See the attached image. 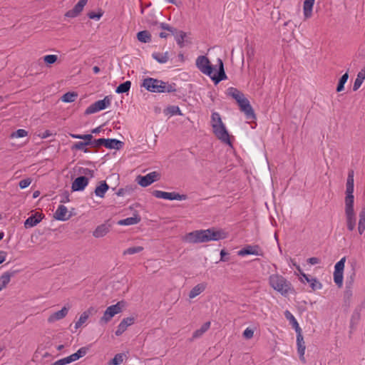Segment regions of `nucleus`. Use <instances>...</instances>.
I'll list each match as a JSON object with an SVG mask.
<instances>
[{"label":"nucleus","instance_id":"13","mask_svg":"<svg viewBox=\"0 0 365 365\" xmlns=\"http://www.w3.org/2000/svg\"><path fill=\"white\" fill-rule=\"evenodd\" d=\"M238 105L240 106L241 111H242L245 113L247 119H255L256 117L254 113V110L252 109L249 101L246 98H244L242 100H241L238 103Z\"/></svg>","mask_w":365,"mask_h":365},{"label":"nucleus","instance_id":"28","mask_svg":"<svg viewBox=\"0 0 365 365\" xmlns=\"http://www.w3.org/2000/svg\"><path fill=\"white\" fill-rule=\"evenodd\" d=\"M104 147L109 149H120L123 145V142L116 139H105Z\"/></svg>","mask_w":365,"mask_h":365},{"label":"nucleus","instance_id":"64","mask_svg":"<svg viewBox=\"0 0 365 365\" xmlns=\"http://www.w3.org/2000/svg\"><path fill=\"white\" fill-rule=\"evenodd\" d=\"M296 269H297L298 272L299 273L300 276H302V270L299 265H296Z\"/></svg>","mask_w":365,"mask_h":365},{"label":"nucleus","instance_id":"61","mask_svg":"<svg viewBox=\"0 0 365 365\" xmlns=\"http://www.w3.org/2000/svg\"><path fill=\"white\" fill-rule=\"evenodd\" d=\"M227 255V252L222 250H221L220 252V255H221V258H220V260L221 261H225L226 259L224 258V257Z\"/></svg>","mask_w":365,"mask_h":365},{"label":"nucleus","instance_id":"40","mask_svg":"<svg viewBox=\"0 0 365 365\" xmlns=\"http://www.w3.org/2000/svg\"><path fill=\"white\" fill-rule=\"evenodd\" d=\"M349 78L348 73H345L339 79L338 86L336 87V91L341 92L344 89V84L346 83Z\"/></svg>","mask_w":365,"mask_h":365},{"label":"nucleus","instance_id":"62","mask_svg":"<svg viewBox=\"0 0 365 365\" xmlns=\"http://www.w3.org/2000/svg\"><path fill=\"white\" fill-rule=\"evenodd\" d=\"M101 127L100 126V127H98V128H96L93 129L91 130V133H98L99 132H101Z\"/></svg>","mask_w":365,"mask_h":365},{"label":"nucleus","instance_id":"14","mask_svg":"<svg viewBox=\"0 0 365 365\" xmlns=\"http://www.w3.org/2000/svg\"><path fill=\"white\" fill-rule=\"evenodd\" d=\"M237 255L242 257L249 255L255 256H262L263 252L262 250L258 245H247L244 248L239 250Z\"/></svg>","mask_w":365,"mask_h":365},{"label":"nucleus","instance_id":"12","mask_svg":"<svg viewBox=\"0 0 365 365\" xmlns=\"http://www.w3.org/2000/svg\"><path fill=\"white\" fill-rule=\"evenodd\" d=\"M153 195L156 198L165 199V200H184L186 199V195H180L175 192H164V191H161V190H154L153 192Z\"/></svg>","mask_w":365,"mask_h":365},{"label":"nucleus","instance_id":"11","mask_svg":"<svg viewBox=\"0 0 365 365\" xmlns=\"http://www.w3.org/2000/svg\"><path fill=\"white\" fill-rule=\"evenodd\" d=\"M160 179V174L156 171L148 173L145 175H138L137 182L142 187H147Z\"/></svg>","mask_w":365,"mask_h":365},{"label":"nucleus","instance_id":"5","mask_svg":"<svg viewBox=\"0 0 365 365\" xmlns=\"http://www.w3.org/2000/svg\"><path fill=\"white\" fill-rule=\"evenodd\" d=\"M141 86L153 93H171L176 90L175 84H170L153 78H145Z\"/></svg>","mask_w":365,"mask_h":365},{"label":"nucleus","instance_id":"8","mask_svg":"<svg viewBox=\"0 0 365 365\" xmlns=\"http://www.w3.org/2000/svg\"><path fill=\"white\" fill-rule=\"evenodd\" d=\"M87 353V348L86 347H81L79 349L77 352L67 356L63 359H61L59 360H57L54 363H53L51 365H66L71 362L76 361L80 358L85 356Z\"/></svg>","mask_w":365,"mask_h":365},{"label":"nucleus","instance_id":"21","mask_svg":"<svg viewBox=\"0 0 365 365\" xmlns=\"http://www.w3.org/2000/svg\"><path fill=\"white\" fill-rule=\"evenodd\" d=\"M297 351L299 355L300 360L303 362L305 361L304 359V353H305V344L304 341L303 336L302 335L301 331L299 332H297Z\"/></svg>","mask_w":365,"mask_h":365},{"label":"nucleus","instance_id":"2","mask_svg":"<svg viewBox=\"0 0 365 365\" xmlns=\"http://www.w3.org/2000/svg\"><path fill=\"white\" fill-rule=\"evenodd\" d=\"M227 237V234L222 230L214 229L195 230L187 233L183 240L188 243H202L210 241H218Z\"/></svg>","mask_w":365,"mask_h":365},{"label":"nucleus","instance_id":"39","mask_svg":"<svg viewBox=\"0 0 365 365\" xmlns=\"http://www.w3.org/2000/svg\"><path fill=\"white\" fill-rule=\"evenodd\" d=\"M131 83L129 81H127L121 84H120L116 90L115 92L117 93H123L128 92L130 88Z\"/></svg>","mask_w":365,"mask_h":365},{"label":"nucleus","instance_id":"48","mask_svg":"<svg viewBox=\"0 0 365 365\" xmlns=\"http://www.w3.org/2000/svg\"><path fill=\"white\" fill-rule=\"evenodd\" d=\"M28 135V132L24 129H19L16 132H14L11 135V138H24Z\"/></svg>","mask_w":365,"mask_h":365},{"label":"nucleus","instance_id":"3","mask_svg":"<svg viewBox=\"0 0 365 365\" xmlns=\"http://www.w3.org/2000/svg\"><path fill=\"white\" fill-rule=\"evenodd\" d=\"M268 281L269 286L282 296H287L294 292L291 282L278 273L271 274Z\"/></svg>","mask_w":365,"mask_h":365},{"label":"nucleus","instance_id":"20","mask_svg":"<svg viewBox=\"0 0 365 365\" xmlns=\"http://www.w3.org/2000/svg\"><path fill=\"white\" fill-rule=\"evenodd\" d=\"M54 217L58 220L66 221L71 217V215L68 214L67 207L63 205H61L56 210Z\"/></svg>","mask_w":365,"mask_h":365},{"label":"nucleus","instance_id":"63","mask_svg":"<svg viewBox=\"0 0 365 365\" xmlns=\"http://www.w3.org/2000/svg\"><path fill=\"white\" fill-rule=\"evenodd\" d=\"M93 71L95 73H98L100 72V68L98 66H94Z\"/></svg>","mask_w":365,"mask_h":365},{"label":"nucleus","instance_id":"44","mask_svg":"<svg viewBox=\"0 0 365 365\" xmlns=\"http://www.w3.org/2000/svg\"><path fill=\"white\" fill-rule=\"evenodd\" d=\"M77 95L74 93H66L62 96V101L66 103H71L76 100Z\"/></svg>","mask_w":365,"mask_h":365},{"label":"nucleus","instance_id":"34","mask_svg":"<svg viewBox=\"0 0 365 365\" xmlns=\"http://www.w3.org/2000/svg\"><path fill=\"white\" fill-rule=\"evenodd\" d=\"M13 273L6 272L0 277V291L5 288L11 280Z\"/></svg>","mask_w":365,"mask_h":365},{"label":"nucleus","instance_id":"45","mask_svg":"<svg viewBox=\"0 0 365 365\" xmlns=\"http://www.w3.org/2000/svg\"><path fill=\"white\" fill-rule=\"evenodd\" d=\"M70 135L75 139H81L85 141H92L93 135L91 134L79 135V134H70Z\"/></svg>","mask_w":365,"mask_h":365},{"label":"nucleus","instance_id":"36","mask_svg":"<svg viewBox=\"0 0 365 365\" xmlns=\"http://www.w3.org/2000/svg\"><path fill=\"white\" fill-rule=\"evenodd\" d=\"M152 56H153V58L154 59H155L158 62H159L160 63H165L169 59V56H168V52H165V53H153L152 54Z\"/></svg>","mask_w":365,"mask_h":365},{"label":"nucleus","instance_id":"54","mask_svg":"<svg viewBox=\"0 0 365 365\" xmlns=\"http://www.w3.org/2000/svg\"><path fill=\"white\" fill-rule=\"evenodd\" d=\"M299 279L302 283H305V282L309 283L311 278H309V277L307 274H306L305 273L302 272V276L300 277Z\"/></svg>","mask_w":365,"mask_h":365},{"label":"nucleus","instance_id":"1","mask_svg":"<svg viewBox=\"0 0 365 365\" xmlns=\"http://www.w3.org/2000/svg\"><path fill=\"white\" fill-rule=\"evenodd\" d=\"M217 63L219 66V71L218 73L216 74L210 60L205 56H199L195 61L196 67L200 70V71L209 76L215 84H217L221 81L227 78V76L224 70L223 62L220 58L217 59Z\"/></svg>","mask_w":365,"mask_h":365},{"label":"nucleus","instance_id":"51","mask_svg":"<svg viewBox=\"0 0 365 365\" xmlns=\"http://www.w3.org/2000/svg\"><path fill=\"white\" fill-rule=\"evenodd\" d=\"M253 336H254V330L249 327L247 328L243 332V336L247 339H252L253 337Z\"/></svg>","mask_w":365,"mask_h":365},{"label":"nucleus","instance_id":"32","mask_svg":"<svg viewBox=\"0 0 365 365\" xmlns=\"http://www.w3.org/2000/svg\"><path fill=\"white\" fill-rule=\"evenodd\" d=\"M284 316L286 319L289 320L290 323L292 324L293 327L295 329L296 332H299V331H301V329L294 315L289 311L287 310L284 312Z\"/></svg>","mask_w":365,"mask_h":365},{"label":"nucleus","instance_id":"57","mask_svg":"<svg viewBox=\"0 0 365 365\" xmlns=\"http://www.w3.org/2000/svg\"><path fill=\"white\" fill-rule=\"evenodd\" d=\"M307 261L311 264H317L320 262V259L317 257H310Z\"/></svg>","mask_w":365,"mask_h":365},{"label":"nucleus","instance_id":"47","mask_svg":"<svg viewBox=\"0 0 365 365\" xmlns=\"http://www.w3.org/2000/svg\"><path fill=\"white\" fill-rule=\"evenodd\" d=\"M58 59V56L56 55H46L43 56V61L46 64H53Z\"/></svg>","mask_w":365,"mask_h":365},{"label":"nucleus","instance_id":"38","mask_svg":"<svg viewBox=\"0 0 365 365\" xmlns=\"http://www.w3.org/2000/svg\"><path fill=\"white\" fill-rule=\"evenodd\" d=\"M143 250H144V248L142 246L131 247H129V248L125 250L123 252V255H135V254L142 252Z\"/></svg>","mask_w":365,"mask_h":365},{"label":"nucleus","instance_id":"43","mask_svg":"<svg viewBox=\"0 0 365 365\" xmlns=\"http://www.w3.org/2000/svg\"><path fill=\"white\" fill-rule=\"evenodd\" d=\"M166 113L168 114H170V115H182V113H181L180 108L176 106H169L166 109Z\"/></svg>","mask_w":365,"mask_h":365},{"label":"nucleus","instance_id":"29","mask_svg":"<svg viewBox=\"0 0 365 365\" xmlns=\"http://www.w3.org/2000/svg\"><path fill=\"white\" fill-rule=\"evenodd\" d=\"M140 221V217L138 215H134L133 217H127L123 220H120L118 221V224L119 225H136Z\"/></svg>","mask_w":365,"mask_h":365},{"label":"nucleus","instance_id":"17","mask_svg":"<svg viewBox=\"0 0 365 365\" xmlns=\"http://www.w3.org/2000/svg\"><path fill=\"white\" fill-rule=\"evenodd\" d=\"M110 230V225L108 223H103L98 225L93 232V236L95 238H101L105 237Z\"/></svg>","mask_w":365,"mask_h":365},{"label":"nucleus","instance_id":"6","mask_svg":"<svg viewBox=\"0 0 365 365\" xmlns=\"http://www.w3.org/2000/svg\"><path fill=\"white\" fill-rule=\"evenodd\" d=\"M354 195L346 194L345 197L346 222L349 230L352 231L356 226V216L354 210Z\"/></svg>","mask_w":365,"mask_h":365},{"label":"nucleus","instance_id":"4","mask_svg":"<svg viewBox=\"0 0 365 365\" xmlns=\"http://www.w3.org/2000/svg\"><path fill=\"white\" fill-rule=\"evenodd\" d=\"M211 125L215 135L222 143L231 145L230 134L220 114L217 112L212 113Z\"/></svg>","mask_w":365,"mask_h":365},{"label":"nucleus","instance_id":"55","mask_svg":"<svg viewBox=\"0 0 365 365\" xmlns=\"http://www.w3.org/2000/svg\"><path fill=\"white\" fill-rule=\"evenodd\" d=\"M102 16V14H96L94 12H91L88 14V17L91 19L99 20Z\"/></svg>","mask_w":365,"mask_h":365},{"label":"nucleus","instance_id":"18","mask_svg":"<svg viewBox=\"0 0 365 365\" xmlns=\"http://www.w3.org/2000/svg\"><path fill=\"white\" fill-rule=\"evenodd\" d=\"M88 0H80L73 9L66 12V16L69 18H74L78 16L83 11L84 6L87 4Z\"/></svg>","mask_w":365,"mask_h":365},{"label":"nucleus","instance_id":"16","mask_svg":"<svg viewBox=\"0 0 365 365\" xmlns=\"http://www.w3.org/2000/svg\"><path fill=\"white\" fill-rule=\"evenodd\" d=\"M88 184V178L85 176L78 177L74 180L72 183V190L73 191H81L85 189V187Z\"/></svg>","mask_w":365,"mask_h":365},{"label":"nucleus","instance_id":"15","mask_svg":"<svg viewBox=\"0 0 365 365\" xmlns=\"http://www.w3.org/2000/svg\"><path fill=\"white\" fill-rule=\"evenodd\" d=\"M68 311H69L68 307H63L61 310L51 314L47 319L48 323L53 324L56 322L65 318L67 316Z\"/></svg>","mask_w":365,"mask_h":365},{"label":"nucleus","instance_id":"58","mask_svg":"<svg viewBox=\"0 0 365 365\" xmlns=\"http://www.w3.org/2000/svg\"><path fill=\"white\" fill-rule=\"evenodd\" d=\"M354 275H355V273L353 272L351 274V275L350 276V277L347 278V280H346V287H348V284H349L350 287L352 285V284L354 282Z\"/></svg>","mask_w":365,"mask_h":365},{"label":"nucleus","instance_id":"22","mask_svg":"<svg viewBox=\"0 0 365 365\" xmlns=\"http://www.w3.org/2000/svg\"><path fill=\"white\" fill-rule=\"evenodd\" d=\"M42 219L43 217L41 214L36 212L34 215H32L26 220V221L24 222V227L26 228L33 227L36 226L37 224H38Z\"/></svg>","mask_w":365,"mask_h":365},{"label":"nucleus","instance_id":"60","mask_svg":"<svg viewBox=\"0 0 365 365\" xmlns=\"http://www.w3.org/2000/svg\"><path fill=\"white\" fill-rule=\"evenodd\" d=\"M160 27L163 29L168 30V31H170V29H171V28L170 27V26L168 24H164V23H162L160 24Z\"/></svg>","mask_w":365,"mask_h":365},{"label":"nucleus","instance_id":"25","mask_svg":"<svg viewBox=\"0 0 365 365\" xmlns=\"http://www.w3.org/2000/svg\"><path fill=\"white\" fill-rule=\"evenodd\" d=\"M315 0H305L303 5V13L305 19H309L312 15V9Z\"/></svg>","mask_w":365,"mask_h":365},{"label":"nucleus","instance_id":"7","mask_svg":"<svg viewBox=\"0 0 365 365\" xmlns=\"http://www.w3.org/2000/svg\"><path fill=\"white\" fill-rule=\"evenodd\" d=\"M124 307L125 303L123 301L118 302L114 305L109 306L104 312L103 317L100 319V324H106L109 322L113 317L122 312Z\"/></svg>","mask_w":365,"mask_h":365},{"label":"nucleus","instance_id":"46","mask_svg":"<svg viewBox=\"0 0 365 365\" xmlns=\"http://www.w3.org/2000/svg\"><path fill=\"white\" fill-rule=\"evenodd\" d=\"M309 283L313 290L321 289L322 288V284L316 278H311Z\"/></svg>","mask_w":365,"mask_h":365},{"label":"nucleus","instance_id":"59","mask_svg":"<svg viewBox=\"0 0 365 365\" xmlns=\"http://www.w3.org/2000/svg\"><path fill=\"white\" fill-rule=\"evenodd\" d=\"M6 257V252L4 251H0V264L5 261Z\"/></svg>","mask_w":365,"mask_h":365},{"label":"nucleus","instance_id":"33","mask_svg":"<svg viewBox=\"0 0 365 365\" xmlns=\"http://www.w3.org/2000/svg\"><path fill=\"white\" fill-rule=\"evenodd\" d=\"M354 192V171L351 170L349 172L347 182H346V194H353Z\"/></svg>","mask_w":365,"mask_h":365},{"label":"nucleus","instance_id":"30","mask_svg":"<svg viewBox=\"0 0 365 365\" xmlns=\"http://www.w3.org/2000/svg\"><path fill=\"white\" fill-rule=\"evenodd\" d=\"M210 322H207L205 323L204 324H202L200 329L195 330L193 332L192 339L194 340V339H196L202 336V334L210 329Z\"/></svg>","mask_w":365,"mask_h":365},{"label":"nucleus","instance_id":"19","mask_svg":"<svg viewBox=\"0 0 365 365\" xmlns=\"http://www.w3.org/2000/svg\"><path fill=\"white\" fill-rule=\"evenodd\" d=\"M135 322V319L133 317H127L124 318L120 323L118 324L117 329L115 332L116 336H120L127 328L132 325Z\"/></svg>","mask_w":365,"mask_h":365},{"label":"nucleus","instance_id":"23","mask_svg":"<svg viewBox=\"0 0 365 365\" xmlns=\"http://www.w3.org/2000/svg\"><path fill=\"white\" fill-rule=\"evenodd\" d=\"M109 186L106 181H100L95 188L94 193L97 197L103 198L106 192L108 190Z\"/></svg>","mask_w":365,"mask_h":365},{"label":"nucleus","instance_id":"41","mask_svg":"<svg viewBox=\"0 0 365 365\" xmlns=\"http://www.w3.org/2000/svg\"><path fill=\"white\" fill-rule=\"evenodd\" d=\"M124 357L123 354H117L108 365H120L123 363Z\"/></svg>","mask_w":365,"mask_h":365},{"label":"nucleus","instance_id":"9","mask_svg":"<svg viewBox=\"0 0 365 365\" xmlns=\"http://www.w3.org/2000/svg\"><path fill=\"white\" fill-rule=\"evenodd\" d=\"M346 262V257H342L334 266V282L339 287H341L343 284V274Z\"/></svg>","mask_w":365,"mask_h":365},{"label":"nucleus","instance_id":"56","mask_svg":"<svg viewBox=\"0 0 365 365\" xmlns=\"http://www.w3.org/2000/svg\"><path fill=\"white\" fill-rule=\"evenodd\" d=\"M82 173L85 175H89L91 178H92L93 176L94 172L93 170H90L88 168H83Z\"/></svg>","mask_w":365,"mask_h":365},{"label":"nucleus","instance_id":"31","mask_svg":"<svg viewBox=\"0 0 365 365\" xmlns=\"http://www.w3.org/2000/svg\"><path fill=\"white\" fill-rule=\"evenodd\" d=\"M227 94L235 98L237 103L245 98V96L242 93H241L237 88L232 87L227 89Z\"/></svg>","mask_w":365,"mask_h":365},{"label":"nucleus","instance_id":"10","mask_svg":"<svg viewBox=\"0 0 365 365\" xmlns=\"http://www.w3.org/2000/svg\"><path fill=\"white\" fill-rule=\"evenodd\" d=\"M110 105V99L106 96L103 100L98 101L88 106L86 110V114H92L108 108Z\"/></svg>","mask_w":365,"mask_h":365},{"label":"nucleus","instance_id":"53","mask_svg":"<svg viewBox=\"0 0 365 365\" xmlns=\"http://www.w3.org/2000/svg\"><path fill=\"white\" fill-rule=\"evenodd\" d=\"M148 24L150 25H156L157 24V20L153 14H148Z\"/></svg>","mask_w":365,"mask_h":365},{"label":"nucleus","instance_id":"37","mask_svg":"<svg viewBox=\"0 0 365 365\" xmlns=\"http://www.w3.org/2000/svg\"><path fill=\"white\" fill-rule=\"evenodd\" d=\"M138 40L143 43L150 42L151 41V35L148 31H142L137 34Z\"/></svg>","mask_w":365,"mask_h":365},{"label":"nucleus","instance_id":"52","mask_svg":"<svg viewBox=\"0 0 365 365\" xmlns=\"http://www.w3.org/2000/svg\"><path fill=\"white\" fill-rule=\"evenodd\" d=\"M103 140H105V138H99L97 140H94L93 141H91V143L90 144V145H91L93 147H96V148L104 146Z\"/></svg>","mask_w":365,"mask_h":365},{"label":"nucleus","instance_id":"42","mask_svg":"<svg viewBox=\"0 0 365 365\" xmlns=\"http://www.w3.org/2000/svg\"><path fill=\"white\" fill-rule=\"evenodd\" d=\"M91 143V141H84V142L79 141V142L76 143L73 145L72 149L73 150H83L84 152L86 153L87 149H84V148L87 145H90Z\"/></svg>","mask_w":365,"mask_h":365},{"label":"nucleus","instance_id":"35","mask_svg":"<svg viewBox=\"0 0 365 365\" xmlns=\"http://www.w3.org/2000/svg\"><path fill=\"white\" fill-rule=\"evenodd\" d=\"M358 230L360 235H362L365 230V208H363L359 213Z\"/></svg>","mask_w":365,"mask_h":365},{"label":"nucleus","instance_id":"50","mask_svg":"<svg viewBox=\"0 0 365 365\" xmlns=\"http://www.w3.org/2000/svg\"><path fill=\"white\" fill-rule=\"evenodd\" d=\"M31 178H26L19 182V187L21 189H24L29 187L31 183Z\"/></svg>","mask_w":365,"mask_h":365},{"label":"nucleus","instance_id":"26","mask_svg":"<svg viewBox=\"0 0 365 365\" xmlns=\"http://www.w3.org/2000/svg\"><path fill=\"white\" fill-rule=\"evenodd\" d=\"M364 80H365V66L357 73L356 78L354 83L353 91H357L361 87V86L362 85Z\"/></svg>","mask_w":365,"mask_h":365},{"label":"nucleus","instance_id":"27","mask_svg":"<svg viewBox=\"0 0 365 365\" xmlns=\"http://www.w3.org/2000/svg\"><path fill=\"white\" fill-rule=\"evenodd\" d=\"M93 310V309L92 307H91L88 310L83 312L81 314L78 320L75 324V328L76 329L81 327L83 325V324L86 323V322L88 319L89 316L91 314Z\"/></svg>","mask_w":365,"mask_h":365},{"label":"nucleus","instance_id":"49","mask_svg":"<svg viewBox=\"0 0 365 365\" xmlns=\"http://www.w3.org/2000/svg\"><path fill=\"white\" fill-rule=\"evenodd\" d=\"M185 36V34L182 31L179 32L175 36L176 41H177L178 44L180 45V47L183 46V41H184Z\"/></svg>","mask_w":365,"mask_h":365},{"label":"nucleus","instance_id":"24","mask_svg":"<svg viewBox=\"0 0 365 365\" xmlns=\"http://www.w3.org/2000/svg\"><path fill=\"white\" fill-rule=\"evenodd\" d=\"M207 284L205 282L197 284L190 290L189 297L190 299L195 298L205 290Z\"/></svg>","mask_w":365,"mask_h":365}]
</instances>
